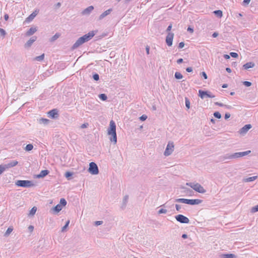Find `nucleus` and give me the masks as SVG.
I'll return each instance as SVG.
<instances>
[{
    "instance_id": "nucleus-1",
    "label": "nucleus",
    "mask_w": 258,
    "mask_h": 258,
    "mask_svg": "<svg viewBox=\"0 0 258 258\" xmlns=\"http://www.w3.org/2000/svg\"><path fill=\"white\" fill-rule=\"evenodd\" d=\"M95 35V33L94 31H92L89 32L88 34H86L80 37L73 45L72 49H76L85 42L90 40Z\"/></svg>"
},
{
    "instance_id": "nucleus-2",
    "label": "nucleus",
    "mask_w": 258,
    "mask_h": 258,
    "mask_svg": "<svg viewBox=\"0 0 258 258\" xmlns=\"http://www.w3.org/2000/svg\"><path fill=\"white\" fill-rule=\"evenodd\" d=\"M108 135L111 136L109 140L111 142L116 144L117 142V136L116 133V125L113 120H111L109 123V127L107 130Z\"/></svg>"
},
{
    "instance_id": "nucleus-3",
    "label": "nucleus",
    "mask_w": 258,
    "mask_h": 258,
    "mask_svg": "<svg viewBox=\"0 0 258 258\" xmlns=\"http://www.w3.org/2000/svg\"><path fill=\"white\" fill-rule=\"evenodd\" d=\"M186 185L199 193L204 194L206 192V189L199 183L187 182Z\"/></svg>"
},
{
    "instance_id": "nucleus-4",
    "label": "nucleus",
    "mask_w": 258,
    "mask_h": 258,
    "mask_svg": "<svg viewBox=\"0 0 258 258\" xmlns=\"http://www.w3.org/2000/svg\"><path fill=\"white\" fill-rule=\"evenodd\" d=\"M174 150V144L173 141H169L164 152V155L166 157L172 154Z\"/></svg>"
},
{
    "instance_id": "nucleus-5",
    "label": "nucleus",
    "mask_w": 258,
    "mask_h": 258,
    "mask_svg": "<svg viewBox=\"0 0 258 258\" xmlns=\"http://www.w3.org/2000/svg\"><path fill=\"white\" fill-rule=\"evenodd\" d=\"M16 185L18 186L24 187H29L33 186L34 184L30 180H17L16 182Z\"/></svg>"
},
{
    "instance_id": "nucleus-6",
    "label": "nucleus",
    "mask_w": 258,
    "mask_h": 258,
    "mask_svg": "<svg viewBox=\"0 0 258 258\" xmlns=\"http://www.w3.org/2000/svg\"><path fill=\"white\" fill-rule=\"evenodd\" d=\"M88 171L93 175H96L98 174L99 170L96 164L94 162H91L89 164Z\"/></svg>"
},
{
    "instance_id": "nucleus-7",
    "label": "nucleus",
    "mask_w": 258,
    "mask_h": 258,
    "mask_svg": "<svg viewBox=\"0 0 258 258\" xmlns=\"http://www.w3.org/2000/svg\"><path fill=\"white\" fill-rule=\"evenodd\" d=\"M175 219L181 223L187 224L189 222V219L181 214L177 215L175 217Z\"/></svg>"
},
{
    "instance_id": "nucleus-8",
    "label": "nucleus",
    "mask_w": 258,
    "mask_h": 258,
    "mask_svg": "<svg viewBox=\"0 0 258 258\" xmlns=\"http://www.w3.org/2000/svg\"><path fill=\"white\" fill-rule=\"evenodd\" d=\"M199 95L202 98L204 99L206 97L214 98L215 96L212 95L210 92L204 91L201 90L199 91Z\"/></svg>"
},
{
    "instance_id": "nucleus-9",
    "label": "nucleus",
    "mask_w": 258,
    "mask_h": 258,
    "mask_svg": "<svg viewBox=\"0 0 258 258\" xmlns=\"http://www.w3.org/2000/svg\"><path fill=\"white\" fill-rule=\"evenodd\" d=\"M251 127V124H246L238 131V133L240 135L244 136Z\"/></svg>"
},
{
    "instance_id": "nucleus-10",
    "label": "nucleus",
    "mask_w": 258,
    "mask_h": 258,
    "mask_svg": "<svg viewBox=\"0 0 258 258\" xmlns=\"http://www.w3.org/2000/svg\"><path fill=\"white\" fill-rule=\"evenodd\" d=\"M251 153L250 150H248L242 152H237L233 154L232 157H234V159L239 158L249 154Z\"/></svg>"
},
{
    "instance_id": "nucleus-11",
    "label": "nucleus",
    "mask_w": 258,
    "mask_h": 258,
    "mask_svg": "<svg viewBox=\"0 0 258 258\" xmlns=\"http://www.w3.org/2000/svg\"><path fill=\"white\" fill-rule=\"evenodd\" d=\"M174 37V34L169 33L166 37V42L168 46H171L172 45V41Z\"/></svg>"
},
{
    "instance_id": "nucleus-12",
    "label": "nucleus",
    "mask_w": 258,
    "mask_h": 258,
    "mask_svg": "<svg viewBox=\"0 0 258 258\" xmlns=\"http://www.w3.org/2000/svg\"><path fill=\"white\" fill-rule=\"evenodd\" d=\"M202 202L203 201L200 199H187L186 204L191 205H195L200 204L202 203Z\"/></svg>"
},
{
    "instance_id": "nucleus-13",
    "label": "nucleus",
    "mask_w": 258,
    "mask_h": 258,
    "mask_svg": "<svg viewBox=\"0 0 258 258\" xmlns=\"http://www.w3.org/2000/svg\"><path fill=\"white\" fill-rule=\"evenodd\" d=\"M37 37H32L25 44L24 47L26 48H28L31 46L32 44L36 40Z\"/></svg>"
},
{
    "instance_id": "nucleus-14",
    "label": "nucleus",
    "mask_w": 258,
    "mask_h": 258,
    "mask_svg": "<svg viewBox=\"0 0 258 258\" xmlns=\"http://www.w3.org/2000/svg\"><path fill=\"white\" fill-rule=\"evenodd\" d=\"M48 115L49 117L52 118H56L58 117V111L56 109H54L48 112Z\"/></svg>"
},
{
    "instance_id": "nucleus-15",
    "label": "nucleus",
    "mask_w": 258,
    "mask_h": 258,
    "mask_svg": "<svg viewBox=\"0 0 258 258\" xmlns=\"http://www.w3.org/2000/svg\"><path fill=\"white\" fill-rule=\"evenodd\" d=\"M94 10V7L92 6H89L88 8L84 9L82 12V15H89L91 13V12Z\"/></svg>"
},
{
    "instance_id": "nucleus-16",
    "label": "nucleus",
    "mask_w": 258,
    "mask_h": 258,
    "mask_svg": "<svg viewBox=\"0 0 258 258\" xmlns=\"http://www.w3.org/2000/svg\"><path fill=\"white\" fill-rule=\"evenodd\" d=\"M112 11V9H109L106 11H105V12H104L103 13H102L99 17V20H102L103 19H104L105 17H106L107 16L109 15L111 12Z\"/></svg>"
},
{
    "instance_id": "nucleus-17",
    "label": "nucleus",
    "mask_w": 258,
    "mask_h": 258,
    "mask_svg": "<svg viewBox=\"0 0 258 258\" xmlns=\"http://www.w3.org/2000/svg\"><path fill=\"white\" fill-rule=\"evenodd\" d=\"M18 161L14 160V161H12L9 162L8 164H4V165L5 166L6 169L7 170L9 168H12L13 167L16 166L18 164Z\"/></svg>"
},
{
    "instance_id": "nucleus-18",
    "label": "nucleus",
    "mask_w": 258,
    "mask_h": 258,
    "mask_svg": "<svg viewBox=\"0 0 258 258\" xmlns=\"http://www.w3.org/2000/svg\"><path fill=\"white\" fill-rule=\"evenodd\" d=\"M38 123L40 124H43L44 125L49 124L50 120L46 118H40L37 119Z\"/></svg>"
},
{
    "instance_id": "nucleus-19",
    "label": "nucleus",
    "mask_w": 258,
    "mask_h": 258,
    "mask_svg": "<svg viewBox=\"0 0 258 258\" xmlns=\"http://www.w3.org/2000/svg\"><path fill=\"white\" fill-rule=\"evenodd\" d=\"M49 173V171L47 170H42L40 173L36 175V177L38 178H41L44 177Z\"/></svg>"
},
{
    "instance_id": "nucleus-20",
    "label": "nucleus",
    "mask_w": 258,
    "mask_h": 258,
    "mask_svg": "<svg viewBox=\"0 0 258 258\" xmlns=\"http://www.w3.org/2000/svg\"><path fill=\"white\" fill-rule=\"evenodd\" d=\"M37 31V28L36 27H31L28 31L26 33V36H29L32 35Z\"/></svg>"
},
{
    "instance_id": "nucleus-21",
    "label": "nucleus",
    "mask_w": 258,
    "mask_h": 258,
    "mask_svg": "<svg viewBox=\"0 0 258 258\" xmlns=\"http://www.w3.org/2000/svg\"><path fill=\"white\" fill-rule=\"evenodd\" d=\"M255 66V64L253 62H248L246 63L243 66V68L245 70H248L250 68H252Z\"/></svg>"
},
{
    "instance_id": "nucleus-22",
    "label": "nucleus",
    "mask_w": 258,
    "mask_h": 258,
    "mask_svg": "<svg viewBox=\"0 0 258 258\" xmlns=\"http://www.w3.org/2000/svg\"><path fill=\"white\" fill-rule=\"evenodd\" d=\"M37 13L36 12H33L26 20L27 22H30L32 21L37 15Z\"/></svg>"
},
{
    "instance_id": "nucleus-23",
    "label": "nucleus",
    "mask_w": 258,
    "mask_h": 258,
    "mask_svg": "<svg viewBox=\"0 0 258 258\" xmlns=\"http://www.w3.org/2000/svg\"><path fill=\"white\" fill-rule=\"evenodd\" d=\"M62 208V207L61 205L60 204H57L56 206H55L54 207H53L52 209V210H53V211L56 212V213H58L61 210Z\"/></svg>"
},
{
    "instance_id": "nucleus-24",
    "label": "nucleus",
    "mask_w": 258,
    "mask_h": 258,
    "mask_svg": "<svg viewBox=\"0 0 258 258\" xmlns=\"http://www.w3.org/2000/svg\"><path fill=\"white\" fill-rule=\"evenodd\" d=\"M128 200V196L127 195L124 196L123 200H122V205L121 206L122 208H124L125 207L126 203H127Z\"/></svg>"
},
{
    "instance_id": "nucleus-25",
    "label": "nucleus",
    "mask_w": 258,
    "mask_h": 258,
    "mask_svg": "<svg viewBox=\"0 0 258 258\" xmlns=\"http://www.w3.org/2000/svg\"><path fill=\"white\" fill-rule=\"evenodd\" d=\"M60 36V34L59 33H56L54 35H53L51 38L49 39V41L51 42H53L57 39Z\"/></svg>"
},
{
    "instance_id": "nucleus-26",
    "label": "nucleus",
    "mask_w": 258,
    "mask_h": 258,
    "mask_svg": "<svg viewBox=\"0 0 258 258\" xmlns=\"http://www.w3.org/2000/svg\"><path fill=\"white\" fill-rule=\"evenodd\" d=\"M257 176H254L252 177L244 178L243 180L244 182H250V181H254V180L257 179Z\"/></svg>"
},
{
    "instance_id": "nucleus-27",
    "label": "nucleus",
    "mask_w": 258,
    "mask_h": 258,
    "mask_svg": "<svg viewBox=\"0 0 258 258\" xmlns=\"http://www.w3.org/2000/svg\"><path fill=\"white\" fill-rule=\"evenodd\" d=\"M13 227L11 226V227H9L8 229L7 230V231H6V232L4 234V236L5 237H8L10 235V234L12 233V232L13 231Z\"/></svg>"
},
{
    "instance_id": "nucleus-28",
    "label": "nucleus",
    "mask_w": 258,
    "mask_h": 258,
    "mask_svg": "<svg viewBox=\"0 0 258 258\" xmlns=\"http://www.w3.org/2000/svg\"><path fill=\"white\" fill-rule=\"evenodd\" d=\"M36 211H37V208L36 207H33L30 210L28 215L29 216H33L35 214Z\"/></svg>"
},
{
    "instance_id": "nucleus-29",
    "label": "nucleus",
    "mask_w": 258,
    "mask_h": 258,
    "mask_svg": "<svg viewBox=\"0 0 258 258\" xmlns=\"http://www.w3.org/2000/svg\"><path fill=\"white\" fill-rule=\"evenodd\" d=\"M215 104L216 105H217L219 106H221V107L224 106V107H225L227 109H231V108H232V107L230 105H228L224 104L223 103H219L218 102H215Z\"/></svg>"
},
{
    "instance_id": "nucleus-30",
    "label": "nucleus",
    "mask_w": 258,
    "mask_h": 258,
    "mask_svg": "<svg viewBox=\"0 0 258 258\" xmlns=\"http://www.w3.org/2000/svg\"><path fill=\"white\" fill-rule=\"evenodd\" d=\"M44 58V54L43 53L41 55H39V56H36V57H35L34 60H37V61H41V60H43Z\"/></svg>"
},
{
    "instance_id": "nucleus-31",
    "label": "nucleus",
    "mask_w": 258,
    "mask_h": 258,
    "mask_svg": "<svg viewBox=\"0 0 258 258\" xmlns=\"http://www.w3.org/2000/svg\"><path fill=\"white\" fill-rule=\"evenodd\" d=\"M33 146L32 144H28L25 147V150L26 151H30L33 149Z\"/></svg>"
},
{
    "instance_id": "nucleus-32",
    "label": "nucleus",
    "mask_w": 258,
    "mask_h": 258,
    "mask_svg": "<svg viewBox=\"0 0 258 258\" xmlns=\"http://www.w3.org/2000/svg\"><path fill=\"white\" fill-rule=\"evenodd\" d=\"M69 223H70V220H68L65 224V225H64L62 228H61V232H63L64 231H66V229L67 228H68L69 225Z\"/></svg>"
},
{
    "instance_id": "nucleus-33",
    "label": "nucleus",
    "mask_w": 258,
    "mask_h": 258,
    "mask_svg": "<svg viewBox=\"0 0 258 258\" xmlns=\"http://www.w3.org/2000/svg\"><path fill=\"white\" fill-rule=\"evenodd\" d=\"M175 77L177 79H181L183 78V76L180 73L176 72L175 73Z\"/></svg>"
},
{
    "instance_id": "nucleus-34",
    "label": "nucleus",
    "mask_w": 258,
    "mask_h": 258,
    "mask_svg": "<svg viewBox=\"0 0 258 258\" xmlns=\"http://www.w3.org/2000/svg\"><path fill=\"white\" fill-rule=\"evenodd\" d=\"M186 199H175V202L178 203H186Z\"/></svg>"
},
{
    "instance_id": "nucleus-35",
    "label": "nucleus",
    "mask_w": 258,
    "mask_h": 258,
    "mask_svg": "<svg viewBox=\"0 0 258 258\" xmlns=\"http://www.w3.org/2000/svg\"><path fill=\"white\" fill-rule=\"evenodd\" d=\"M217 17L221 18L222 16V12L221 10H217L214 12Z\"/></svg>"
},
{
    "instance_id": "nucleus-36",
    "label": "nucleus",
    "mask_w": 258,
    "mask_h": 258,
    "mask_svg": "<svg viewBox=\"0 0 258 258\" xmlns=\"http://www.w3.org/2000/svg\"><path fill=\"white\" fill-rule=\"evenodd\" d=\"M233 154H226L224 157V159H228V160H231L234 159V157H232Z\"/></svg>"
},
{
    "instance_id": "nucleus-37",
    "label": "nucleus",
    "mask_w": 258,
    "mask_h": 258,
    "mask_svg": "<svg viewBox=\"0 0 258 258\" xmlns=\"http://www.w3.org/2000/svg\"><path fill=\"white\" fill-rule=\"evenodd\" d=\"M99 98L103 101H105L107 99V96L105 94H101L99 95Z\"/></svg>"
},
{
    "instance_id": "nucleus-38",
    "label": "nucleus",
    "mask_w": 258,
    "mask_h": 258,
    "mask_svg": "<svg viewBox=\"0 0 258 258\" xmlns=\"http://www.w3.org/2000/svg\"><path fill=\"white\" fill-rule=\"evenodd\" d=\"M60 205H61L62 206H65L67 205V201L64 199H61L60 200Z\"/></svg>"
},
{
    "instance_id": "nucleus-39",
    "label": "nucleus",
    "mask_w": 258,
    "mask_h": 258,
    "mask_svg": "<svg viewBox=\"0 0 258 258\" xmlns=\"http://www.w3.org/2000/svg\"><path fill=\"white\" fill-rule=\"evenodd\" d=\"M224 258H236V256L233 254H226L224 255Z\"/></svg>"
},
{
    "instance_id": "nucleus-40",
    "label": "nucleus",
    "mask_w": 258,
    "mask_h": 258,
    "mask_svg": "<svg viewBox=\"0 0 258 258\" xmlns=\"http://www.w3.org/2000/svg\"><path fill=\"white\" fill-rule=\"evenodd\" d=\"M72 175H73L72 172L68 171V172H66L64 176L67 178H68V179H70V177L71 176H72Z\"/></svg>"
},
{
    "instance_id": "nucleus-41",
    "label": "nucleus",
    "mask_w": 258,
    "mask_h": 258,
    "mask_svg": "<svg viewBox=\"0 0 258 258\" xmlns=\"http://www.w3.org/2000/svg\"><path fill=\"white\" fill-rule=\"evenodd\" d=\"M214 116L218 118V119H220L221 118V114L220 113V112H219L218 111H216V112H215L214 113Z\"/></svg>"
},
{
    "instance_id": "nucleus-42",
    "label": "nucleus",
    "mask_w": 258,
    "mask_h": 258,
    "mask_svg": "<svg viewBox=\"0 0 258 258\" xmlns=\"http://www.w3.org/2000/svg\"><path fill=\"white\" fill-rule=\"evenodd\" d=\"M167 210L166 209H161L158 211V214H166V213H167Z\"/></svg>"
},
{
    "instance_id": "nucleus-43",
    "label": "nucleus",
    "mask_w": 258,
    "mask_h": 258,
    "mask_svg": "<svg viewBox=\"0 0 258 258\" xmlns=\"http://www.w3.org/2000/svg\"><path fill=\"white\" fill-rule=\"evenodd\" d=\"M258 211V205H256L254 207H253L251 209V213H255L256 212H257Z\"/></svg>"
},
{
    "instance_id": "nucleus-44",
    "label": "nucleus",
    "mask_w": 258,
    "mask_h": 258,
    "mask_svg": "<svg viewBox=\"0 0 258 258\" xmlns=\"http://www.w3.org/2000/svg\"><path fill=\"white\" fill-rule=\"evenodd\" d=\"M185 106L188 109L190 108V101L187 98H185Z\"/></svg>"
},
{
    "instance_id": "nucleus-45",
    "label": "nucleus",
    "mask_w": 258,
    "mask_h": 258,
    "mask_svg": "<svg viewBox=\"0 0 258 258\" xmlns=\"http://www.w3.org/2000/svg\"><path fill=\"white\" fill-rule=\"evenodd\" d=\"M6 169L4 165H0V175Z\"/></svg>"
},
{
    "instance_id": "nucleus-46",
    "label": "nucleus",
    "mask_w": 258,
    "mask_h": 258,
    "mask_svg": "<svg viewBox=\"0 0 258 258\" xmlns=\"http://www.w3.org/2000/svg\"><path fill=\"white\" fill-rule=\"evenodd\" d=\"M243 84L246 87H249L251 85V83L248 81H244Z\"/></svg>"
},
{
    "instance_id": "nucleus-47",
    "label": "nucleus",
    "mask_w": 258,
    "mask_h": 258,
    "mask_svg": "<svg viewBox=\"0 0 258 258\" xmlns=\"http://www.w3.org/2000/svg\"><path fill=\"white\" fill-rule=\"evenodd\" d=\"M94 80L98 81L99 79V76L97 74H95L93 76Z\"/></svg>"
},
{
    "instance_id": "nucleus-48",
    "label": "nucleus",
    "mask_w": 258,
    "mask_h": 258,
    "mask_svg": "<svg viewBox=\"0 0 258 258\" xmlns=\"http://www.w3.org/2000/svg\"><path fill=\"white\" fill-rule=\"evenodd\" d=\"M230 54L232 57L234 58H236L238 56V54L236 52H230Z\"/></svg>"
},
{
    "instance_id": "nucleus-49",
    "label": "nucleus",
    "mask_w": 258,
    "mask_h": 258,
    "mask_svg": "<svg viewBox=\"0 0 258 258\" xmlns=\"http://www.w3.org/2000/svg\"><path fill=\"white\" fill-rule=\"evenodd\" d=\"M0 34L1 35L4 36L6 34V32L3 29L0 28Z\"/></svg>"
},
{
    "instance_id": "nucleus-50",
    "label": "nucleus",
    "mask_w": 258,
    "mask_h": 258,
    "mask_svg": "<svg viewBox=\"0 0 258 258\" xmlns=\"http://www.w3.org/2000/svg\"><path fill=\"white\" fill-rule=\"evenodd\" d=\"M147 118V116L146 115H143L140 117V119L142 121H144Z\"/></svg>"
},
{
    "instance_id": "nucleus-51",
    "label": "nucleus",
    "mask_w": 258,
    "mask_h": 258,
    "mask_svg": "<svg viewBox=\"0 0 258 258\" xmlns=\"http://www.w3.org/2000/svg\"><path fill=\"white\" fill-rule=\"evenodd\" d=\"M88 125H89V124L88 123H85L82 124L80 127L81 128H87L88 126Z\"/></svg>"
},
{
    "instance_id": "nucleus-52",
    "label": "nucleus",
    "mask_w": 258,
    "mask_h": 258,
    "mask_svg": "<svg viewBox=\"0 0 258 258\" xmlns=\"http://www.w3.org/2000/svg\"><path fill=\"white\" fill-rule=\"evenodd\" d=\"M184 46V43L183 42H181L179 43L178 47L179 48H182Z\"/></svg>"
},
{
    "instance_id": "nucleus-53",
    "label": "nucleus",
    "mask_w": 258,
    "mask_h": 258,
    "mask_svg": "<svg viewBox=\"0 0 258 258\" xmlns=\"http://www.w3.org/2000/svg\"><path fill=\"white\" fill-rule=\"evenodd\" d=\"M103 222L102 221H97L95 222V225L96 226H98L100 225H101L102 224Z\"/></svg>"
},
{
    "instance_id": "nucleus-54",
    "label": "nucleus",
    "mask_w": 258,
    "mask_h": 258,
    "mask_svg": "<svg viewBox=\"0 0 258 258\" xmlns=\"http://www.w3.org/2000/svg\"><path fill=\"white\" fill-rule=\"evenodd\" d=\"M175 208L177 211H179L181 209V206L179 205L176 204Z\"/></svg>"
},
{
    "instance_id": "nucleus-55",
    "label": "nucleus",
    "mask_w": 258,
    "mask_h": 258,
    "mask_svg": "<svg viewBox=\"0 0 258 258\" xmlns=\"http://www.w3.org/2000/svg\"><path fill=\"white\" fill-rule=\"evenodd\" d=\"M201 75L204 78V79H207V75L205 72H202Z\"/></svg>"
},
{
    "instance_id": "nucleus-56",
    "label": "nucleus",
    "mask_w": 258,
    "mask_h": 258,
    "mask_svg": "<svg viewBox=\"0 0 258 258\" xmlns=\"http://www.w3.org/2000/svg\"><path fill=\"white\" fill-rule=\"evenodd\" d=\"M186 71L188 73H190L192 72V69L191 67H188L186 69Z\"/></svg>"
},
{
    "instance_id": "nucleus-57",
    "label": "nucleus",
    "mask_w": 258,
    "mask_h": 258,
    "mask_svg": "<svg viewBox=\"0 0 258 258\" xmlns=\"http://www.w3.org/2000/svg\"><path fill=\"white\" fill-rule=\"evenodd\" d=\"M230 117V114L229 113H226L225 114V118L226 119L229 118V117Z\"/></svg>"
},
{
    "instance_id": "nucleus-58",
    "label": "nucleus",
    "mask_w": 258,
    "mask_h": 258,
    "mask_svg": "<svg viewBox=\"0 0 258 258\" xmlns=\"http://www.w3.org/2000/svg\"><path fill=\"white\" fill-rule=\"evenodd\" d=\"M171 28H172V24H170L167 27V29L166 31L167 32H169V31H170L171 30Z\"/></svg>"
},
{
    "instance_id": "nucleus-59",
    "label": "nucleus",
    "mask_w": 258,
    "mask_h": 258,
    "mask_svg": "<svg viewBox=\"0 0 258 258\" xmlns=\"http://www.w3.org/2000/svg\"><path fill=\"white\" fill-rule=\"evenodd\" d=\"M146 52L148 54H149V51H150V47L149 46H147L146 47Z\"/></svg>"
},
{
    "instance_id": "nucleus-60",
    "label": "nucleus",
    "mask_w": 258,
    "mask_h": 258,
    "mask_svg": "<svg viewBox=\"0 0 258 258\" xmlns=\"http://www.w3.org/2000/svg\"><path fill=\"white\" fill-rule=\"evenodd\" d=\"M218 33L217 32H214L213 34H212V36L214 37V38H216L218 36Z\"/></svg>"
},
{
    "instance_id": "nucleus-61",
    "label": "nucleus",
    "mask_w": 258,
    "mask_h": 258,
    "mask_svg": "<svg viewBox=\"0 0 258 258\" xmlns=\"http://www.w3.org/2000/svg\"><path fill=\"white\" fill-rule=\"evenodd\" d=\"M187 31L190 32L191 33H192L194 32V29L190 27H188L187 28Z\"/></svg>"
},
{
    "instance_id": "nucleus-62",
    "label": "nucleus",
    "mask_w": 258,
    "mask_h": 258,
    "mask_svg": "<svg viewBox=\"0 0 258 258\" xmlns=\"http://www.w3.org/2000/svg\"><path fill=\"white\" fill-rule=\"evenodd\" d=\"M28 229L31 232L33 230L34 227L33 226L30 225L28 227Z\"/></svg>"
},
{
    "instance_id": "nucleus-63",
    "label": "nucleus",
    "mask_w": 258,
    "mask_h": 258,
    "mask_svg": "<svg viewBox=\"0 0 258 258\" xmlns=\"http://www.w3.org/2000/svg\"><path fill=\"white\" fill-rule=\"evenodd\" d=\"M183 62V59L182 58H179L177 59V63H180Z\"/></svg>"
},
{
    "instance_id": "nucleus-64",
    "label": "nucleus",
    "mask_w": 258,
    "mask_h": 258,
    "mask_svg": "<svg viewBox=\"0 0 258 258\" xmlns=\"http://www.w3.org/2000/svg\"><path fill=\"white\" fill-rule=\"evenodd\" d=\"M224 57L226 59H228L230 58V56L228 54H224Z\"/></svg>"
}]
</instances>
